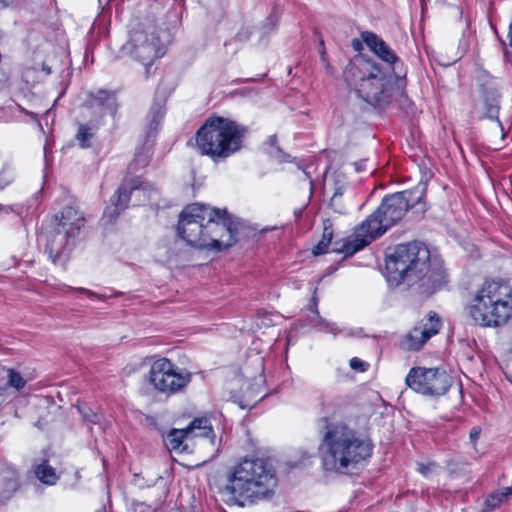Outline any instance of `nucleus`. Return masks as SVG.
I'll return each instance as SVG.
<instances>
[{
    "mask_svg": "<svg viewBox=\"0 0 512 512\" xmlns=\"http://www.w3.org/2000/svg\"><path fill=\"white\" fill-rule=\"evenodd\" d=\"M77 409L84 421L92 424L100 422L101 416L97 412L93 411L86 403H79L77 405Z\"/></svg>",
    "mask_w": 512,
    "mask_h": 512,
    "instance_id": "obj_32",
    "label": "nucleus"
},
{
    "mask_svg": "<svg viewBox=\"0 0 512 512\" xmlns=\"http://www.w3.org/2000/svg\"><path fill=\"white\" fill-rule=\"evenodd\" d=\"M355 233L360 238L353 241H345L340 247H337L338 243H336L333 252L349 257L379 238L370 227L362 228V223L356 228Z\"/></svg>",
    "mask_w": 512,
    "mask_h": 512,
    "instance_id": "obj_17",
    "label": "nucleus"
},
{
    "mask_svg": "<svg viewBox=\"0 0 512 512\" xmlns=\"http://www.w3.org/2000/svg\"><path fill=\"white\" fill-rule=\"evenodd\" d=\"M14 180L13 172L8 168H3L0 171V189L3 190Z\"/></svg>",
    "mask_w": 512,
    "mask_h": 512,
    "instance_id": "obj_36",
    "label": "nucleus"
},
{
    "mask_svg": "<svg viewBox=\"0 0 512 512\" xmlns=\"http://www.w3.org/2000/svg\"><path fill=\"white\" fill-rule=\"evenodd\" d=\"M192 373L178 367L170 359H155L147 375L149 384L159 393L171 396L182 392L191 382Z\"/></svg>",
    "mask_w": 512,
    "mask_h": 512,
    "instance_id": "obj_9",
    "label": "nucleus"
},
{
    "mask_svg": "<svg viewBox=\"0 0 512 512\" xmlns=\"http://www.w3.org/2000/svg\"><path fill=\"white\" fill-rule=\"evenodd\" d=\"M0 211H4L5 213H9L10 211H12V209H11L10 206H4V205L0 204Z\"/></svg>",
    "mask_w": 512,
    "mask_h": 512,
    "instance_id": "obj_44",
    "label": "nucleus"
},
{
    "mask_svg": "<svg viewBox=\"0 0 512 512\" xmlns=\"http://www.w3.org/2000/svg\"><path fill=\"white\" fill-rule=\"evenodd\" d=\"M364 41L361 39H353L352 42H351V46L352 48L357 51V52H360L362 49H363V43Z\"/></svg>",
    "mask_w": 512,
    "mask_h": 512,
    "instance_id": "obj_40",
    "label": "nucleus"
},
{
    "mask_svg": "<svg viewBox=\"0 0 512 512\" xmlns=\"http://www.w3.org/2000/svg\"><path fill=\"white\" fill-rule=\"evenodd\" d=\"M355 169L357 172L365 170V161L356 162Z\"/></svg>",
    "mask_w": 512,
    "mask_h": 512,
    "instance_id": "obj_42",
    "label": "nucleus"
},
{
    "mask_svg": "<svg viewBox=\"0 0 512 512\" xmlns=\"http://www.w3.org/2000/svg\"><path fill=\"white\" fill-rule=\"evenodd\" d=\"M397 86L398 87L401 86L402 90L397 93V97L394 100V102L397 101L399 103V106L401 108L405 109L406 112L408 113L413 106V102L408 98L407 93H406V77H405V75L400 76V78L397 82Z\"/></svg>",
    "mask_w": 512,
    "mask_h": 512,
    "instance_id": "obj_28",
    "label": "nucleus"
},
{
    "mask_svg": "<svg viewBox=\"0 0 512 512\" xmlns=\"http://www.w3.org/2000/svg\"><path fill=\"white\" fill-rule=\"evenodd\" d=\"M247 133L246 126L212 115L196 131L195 146L201 155L213 161L224 160L242 149Z\"/></svg>",
    "mask_w": 512,
    "mask_h": 512,
    "instance_id": "obj_6",
    "label": "nucleus"
},
{
    "mask_svg": "<svg viewBox=\"0 0 512 512\" xmlns=\"http://www.w3.org/2000/svg\"><path fill=\"white\" fill-rule=\"evenodd\" d=\"M123 49L145 67L146 78L151 74L154 61L164 55L159 37L142 30L133 31Z\"/></svg>",
    "mask_w": 512,
    "mask_h": 512,
    "instance_id": "obj_11",
    "label": "nucleus"
},
{
    "mask_svg": "<svg viewBox=\"0 0 512 512\" xmlns=\"http://www.w3.org/2000/svg\"><path fill=\"white\" fill-rule=\"evenodd\" d=\"M333 238L332 225H324L323 234L321 240L313 247L312 253L315 256L322 255L328 251V247L331 244Z\"/></svg>",
    "mask_w": 512,
    "mask_h": 512,
    "instance_id": "obj_25",
    "label": "nucleus"
},
{
    "mask_svg": "<svg viewBox=\"0 0 512 512\" xmlns=\"http://www.w3.org/2000/svg\"><path fill=\"white\" fill-rule=\"evenodd\" d=\"M478 434H479V433H478L475 429H473V430L470 432V437H471V439H477V438H478Z\"/></svg>",
    "mask_w": 512,
    "mask_h": 512,
    "instance_id": "obj_46",
    "label": "nucleus"
},
{
    "mask_svg": "<svg viewBox=\"0 0 512 512\" xmlns=\"http://www.w3.org/2000/svg\"><path fill=\"white\" fill-rule=\"evenodd\" d=\"M189 436L207 438L211 445L216 443V435L213 431L211 421L207 417L195 418L186 427Z\"/></svg>",
    "mask_w": 512,
    "mask_h": 512,
    "instance_id": "obj_21",
    "label": "nucleus"
},
{
    "mask_svg": "<svg viewBox=\"0 0 512 512\" xmlns=\"http://www.w3.org/2000/svg\"><path fill=\"white\" fill-rule=\"evenodd\" d=\"M466 309L474 324L502 327L512 317V287L505 282L486 280Z\"/></svg>",
    "mask_w": 512,
    "mask_h": 512,
    "instance_id": "obj_8",
    "label": "nucleus"
},
{
    "mask_svg": "<svg viewBox=\"0 0 512 512\" xmlns=\"http://www.w3.org/2000/svg\"><path fill=\"white\" fill-rule=\"evenodd\" d=\"M165 110L159 103H154L149 111V133L157 131L161 120L163 119Z\"/></svg>",
    "mask_w": 512,
    "mask_h": 512,
    "instance_id": "obj_27",
    "label": "nucleus"
},
{
    "mask_svg": "<svg viewBox=\"0 0 512 512\" xmlns=\"http://www.w3.org/2000/svg\"><path fill=\"white\" fill-rule=\"evenodd\" d=\"M88 99L91 106L98 107L103 114H109L113 118L116 117L119 109L116 91L98 89L95 92H89Z\"/></svg>",
    "mask_w": 512,
    "mask_h": 512,
    "instance_id": "obj_18",
    "label": "nucleus"
},
{
    "mask_svg": "<svg viewBox=\"0 0 512 512\" xmlns=\"http://www.w3.org/2000/svg\"><path fill=\"white\" fill-rule=\"evenodd\" d=\"M498 39H499V42H500V44H501L502 48H503V49H504V51L506 52V51H507V45H506V42H505L502 38H500L499 36H498Z\"/></svg>",
    "mask_w": 512,
    "mask_h": 512,
    "instance_id": "obj_45",
    "label": "nucleus"
},
{
    "mask_svg": "<svg viewBox=\"0 0 512 512\" xmlns=\"http://www.w3.org/2000/svg\"><path fill=\"white\" fill-rule=\"evenodd\" d=\"M259 79L257 78H246V79H236L234 80L235 83H249V82H256Z\"/></svg>",
    "mask_w": 512,
    "mask_h": 512,
    "instance_id": "obj_41",
    "label": "nucleus"
},
{
    "mask_svg": "<svg viewBox=\"0 0 512 512\" xmlns=\"http://www.w3.org/2000/svg\"><path fill=\"white\" fill-rule=\"evenodd\" d=\"M33 472L35 477L47 486H53L59 480L55 468L49 465L48 459H43L40 464L34 465Z\"/></svg>",
    "mask_w": 512,
    "mask_h": 512,
    "instance_id": "obj_23",
    "label": "nucleus"
},
{
    "mask_svg": "<svg viewBox=\"0 0 512 512\" xmlns=\"http://www.w3.org/2000/svg\"><path fill=\"white\" fill-rule=\"evenodd\" d=\"M302 214V210L295 211V215L298 217Z\"/></svg>",
    "mask_w": 512,
    "mask_h": 512,
    "instance_id": "obj_49",
    "label": "nucleus"
},
{
    "mask_svg": "<svg viewBox=\"0 0 512 512\" xmlns=\"http://www.w3.org/2000/svg\"><path fill=\"white\" fill-rule=\"evenodd\" d=\"M17 264H18V260L15 257H13V265L16 266Z\"/></svg>",
    "mask_w": 512,
    "mask_h": 512,
    "instance_id": "obj_50",
    "label": "nucleus"
},
{
    "mask_svg": "<svg viewBox=\"0 0 512 512\" xmlns=\"http://www.w3.org/2000/svg\"><path fill=\"white\" fill-rule=\"evenodd\" d=\"M187 437H189V434L186 428L171 429L166 437L167 446L172 450H178L181 448L184 439Z\"/></svg>",
    "mask_w": 512,
    "mask_h": 512,
    "instance_id": "obj_26",
    "label": "nucleus"
},
{
    "mask_svg": "<svg viewBox=\"0 0 512 512\" xmlns=\"http://www.w3.org/2000/svg\"><path fill=\"white\" fill-rule=\"evenodd\" d=\"M384 276L390 287L406 285L411 294L421 300L429 298L449 282L443 260L432 256L428 246L421 241L388 248Z\"/></svg>",
    "mask_w": 512,
    "mask_h": 512,
    "instance_id": "obj_1",
    "label": "nucleus"
},
{
    "mask_svg": "<svg viewBox=\"0 0 512 512\" xmlns=\"http://www.w3.org/2000/svg\"><path fill=\"white\" fill-rule=\"evenodd\" d=\"M405 383L418 394L439 397L449 391L452 378L444 369L412 367L406 375Z\"/></svg>",
    "mask_w": 512,
    "mask_h": 512,
    "instance_id": "obj_10",
    "label": "nucleus"
},
{
    "mask_svg": "<svg viewBox=\"0 0 512 512\" xmlns=\"http://www.w3.org/2000/svg\"><path fill=\"white\" fill-rule=\"evenodd\" d=\"M130 510L132 512H157L156 507L135 499L130 502Z\"/></svg>",
    "mask_w": 512,
    "mask_h": 512,
    "instance_id": "obj_34",
    "label": "nucleus"
},
{
    "mask_svg": "<svg viewBox=\"0 0 512 512\" xmlns=\"http://www.w3.org/2000/svg\"><path fill=\"white\" fill-rule=\"evenodd\" d=\"M343 195V187L336 186L333 196L330 199V207H332L336 212L343 213V207L338 205V199Z\"/></svg>",
    "mask_w": 512,
    "mask_h": 512,
    "instance_id": "obj_35",
    "label": "nucleus"
},
{
    "mask_svg": "<svg viewBox=\"0 0 512 512\" xmlns=\"http://www.w3.org/2000/svg\"><path fill=\"white\" fill-rule=\"evenodd\" d=\"M417 466H418L417 467V471L419 473H421L424 476H427L429 474V472H430V466L429 465H426L424 463H418Z\"/></svg>",
    "mask_w": 512,
    "mask_h": 512,
    "instance_id": "obj_39",
    "label": "nucleus"
},
{
    "mask_svg": "<svg viewBox=\"0 0 512 512\" xmlns=\"http://www.w3.org/2000/svg\"><path fill=\"white\" fill-rule=\"evenodd\" d=\"M272 229H273V228H268V227H266V228L261 229V230H260V232H261V233H264V232L270 231V230H272Z\"/></svg>",
    "mask_w": 512,
    "mask_h": 512,
    "instance_id": "obj_48",
    "label": "nucleus"
},
{
    "mask_svg": "<svg viewBox=\"0 0 512 512\" xmlns=\"http://www.w3.org/2000/svg\"><path fill=\"white\" fill-rule=\"evenodd\" d=\"M361 38L368 48L387 64L386 67H396L399 57L380 36L371 31H363Z\"/></svg>",
    "mask_w": 512,
    "mask_h": 512,
    "instance_id": "obj_16",
    "label": "nucleus"
},
{
    "mask_svg": "<svg viewBox=\"0 0 512 512\" xmlns=\"http://www.w3.org/2000/svg\"><path fill=\"white\" fill-rule=\"evenodd\" d=\"M69 289L77 291V292H80V293H84L85 295H87L91 299L104 300L106 298L105 295L98 294V293H96V292H94L92 290H89V289H86V288H82V287H79V288L69 287Z\"/></svg>",
    "mask_w": 512,
    "mask_h": 512,
    "instance_id": "obj_37",
    "label": "nucleus"
},
{
    "mask_svg": "<svg viewBox=\"0 0 512 512\" xmlns=\"http://www.w3.org/2000/svg\"><path fill=\"white\" fill-rule=\"evenodd\" d=\"M257 229L245 220L202 203L187 205L179 215L178 236L190 246L222 252L242 238L254 236Z\"/></svg>",
    "mask_w": 512,
    "mask_h": 512,
    "instance_id": "obj_2",
    "label": "nucleus"
},
{
    "mask_svg": "<svg viewBox=\"0 0 512 512\" xmlns=\"http://www.w3.org/2000/svg\"><path fill=\"white\" fill-rule=\"evenodd\" d=\"M93 137L94 132L92 127L87 124H80L78 126L76 139L82 148H89Z\"/></svg>",
    "mask_w": 512,
    "mask_h": 512,
    "instance_id": "obj_29",
    "label": "nucleus"
},
{
    "mask_svg": "<svg viewBox=\"0 0 512 512\" xmlns=\"http://www.w3.org/2000/svg\"><path fill=\"white\" fill-rule=\"evenodd\" d=\"M512 496V485L495 490L487 495L482 512H493Z\"/></svg>",
    "mask_w": 512,
    "mask_h": 512,
    "instance_id": "obj_24",
    "label": "nucleus"
},
{
    "mask_svg": "<svg viewBox=\"0 0 512 512\" xmlns=\"http://www.w3.org/2000/svg\"><path fill=\"white\" fill-rule=\"evenodd\" d=\"M85 225L83 213L72 206H66L61 211V216L56 224L62 230H66L70 235L78 236L80 230Z\"/></svg>",
    "mask_w": 512,
    "mask_h": 512,
    "instance_id": "obj_19",
    "label": "nucleus"
},
{
    "mask_svg": "<svg viewBox=\"0 0 512 512\" xmlns=\"http://www.w3.org/2000/svg\"><path fill=\"white\" fill-rule=\"evenodd\" d=\"M8 383L11 387L16 388L17 390H20L24 388L26 381L23 379L21 374L13 369L9 370L8 373Z\"/></svg>",
    "mask_w": 512,
    "mask_h": 512,
    "instance_id": "obj_33",
    "label": "nucleus"
},
{
    "mask_svg": "<svg viewBox=\"0 0 512 512\" xmlns=\"http://www.w3.org/2000/svg\"><path fill=\"white\" fill-rule=\"evenodd\" d=\"M396 67H385L362 54L355 55L343 70V79L351 92L378 112L388 109L402 90Z\"/></svg>",
    "mask_w": 512,
    "mask_h": 512,
    "instance_id": "obj_4",
    "label": "nucleus"
},
{
    "mask_svg": "<svg viewBox=\"0 0 512 512\" xmlns=\"http://www.w3.org/2000/svg\"><path fill=\"white\" fill-rule=\"evenodd\" d=\"M426 192V183L420 182L411 189L385 195L377 209L362 221V228L370 227L376 236L381 237L409 210L423 216L428 210Z\"/></svg>",
    "mask_w": 512,
    "mask_h": 512,
    "instance_id": "obj_7",
    "label": "nucleus"
},
{
    "mask_svg": "<svg viewBox=\"0 0 512 512\" xmlns=\"http://www.w3.org/2000/svg\"><path fill=\"white\" fill-rule=\"evenodd\" d=\"M12 3H13V0H0V5L2 8H6Z\"/></svg>",
    "mask_w": 512,
    "mask_h": 512,
    "instance_id": "obj_43",
    "label": "nucleus"
},
{
    "mask_svg": "<svg viewBox=\"0 0 512 512\" xmlns=\"http://www.w3.org/2000/svg\"><path fill=\"white\" fill-rule=\"evenodd\" d=\"M309 309L315 314V317L317 320L315 327H317L321 331L335 333L334 324H331V323L325 321L320 316L318 308H317V300L315 297L312 298V303L309 305Z\"/></svg>",
    "mask_w": 512,
    "mask_h": 512,
    "instance_id": "obj_30",
    "label": "nucleus"
},
{
    "mask_svg": "<svg viewBox=\"0 0 512 512\" xmlns=\"http://www.w3.org/2000/svg\"><path fill=\"white\" fill-rule=\"evenodd\" d=\"M324 423L318 454L326 473L352 475L372 456L374 444L345 422L321 418Z\"/></svg>",
    "mask_w": 512,
    "mask_h": 512,
    "instance_id": "obj_3",
    "label": "nucleus"
},
{
    "mask_svg": "<svg viewBox=\"0 0 512 512\" xmlns=\"http://www.w3.org/2000/svg\"><path fill=\"white\" fill-rule=\"evenodd\" d=\"M278 479L268 458L245 457L233 467L223 488L227 503L244 507L271 498Z\"/></svg>",
    "mask_w": 512,
    "mask_h": 512,
    "instance_id": "obj_5",
    "label": "nucleus"
},
{
    "mask_svg": "<svg viewBox=\"0 0 512 512\" xmlns=\"http://www.w3.org/2000/svg\"><path fill=\"white\" fill-rule=\"evenodd\" d=\"M150 186L141 176H126L110 197L109 205H107L103 212L102 221L104 224L112 225L117 221L120 214L129 207L133 191L148 190Z\"/></svg>",
    "mask_w": 512,
    "mask_h": 512,
    "instance_id": "obj_12",
    "label": "nucleus"
},
{
    "mask_svg": "<svg viewBox=\"0 0 512 512\" xmlns=\"http://www.w3.org/2000/svg\"><path fill=\"white\" fill-rule=\"evenodd\" d=\"M76 237L55 225L52 230L42 234L40 239L45 240V252L48 253L51 261L57 263L65 255L66 251L71 250Z\"/></svg>",
    "mask_w": 512,
    "mask_h": 512,
    "instance_id": "obj_14",
    "label": "nucleus"
},
{
    "mask_svg": "<svg viewBox=\"0 0 512 512\" xmlns=\"http://www.w3.org/2000/svg\"><path fill=\"white\" fill-rule=\"evenodd\" d=\"M153 155V145L148 142L143 143L135 151L134 158L128 166V174L137 173L145 169L151 161Z\"/></svg>",
    "mask_w": 512,
    "mask_h": 512,
    "instance_id": "obj_22",
    "label": "nucleus"
},
{
    "mask_svg": "<svg viewBox=\"0 0 512 512\" xmlns=\"http://www.w3.org/2000/svg\"><path fill=\"white\" fill-rule=\"evenodd\" d=\"M441 328V319L434 311H430L428 318L425 322L414 327L407 334V343L410 350L417 351L434 335H436Z\"/></svg>",
    "mask_w": 512,
    "mask_h": 512,
    "instance_id": "obj_15",
    "label": "nucleus"
},
{
    "mask_svg": "<svg viewBox=\"0 0 512 512\" xmlns=\"http://www.w3.org/2000/svg\"><path fill=\"white\" fill-rule=\"evenodd\" d=\"M277 136L271 135L267 141V144L270 146V150L268 151L269 155L272 158H275L279 162H285L288 160L289 155H287L277 144Z\"/></svg>",
    "mask_w": 512,
    "mask_h": 512,
    "instance_id": "obj_31",
    "label": "nucleus"
},
{
    "mask_svg": "<svg viewBox=\"0 0 512 512\" xmlns=\"http://www.w3.org/2000/svg\"><path fill=\"white\" fill-rule=\"evenodd\" d=\"M350 367L353 369V370H358V371H366L367 367H368V363L362 361L361 359L357 358V357H353L351 360H350Z\"/></svg>",
    "mask_w": 512,
    "mask_h": 512,
    "instance_id": "obj_38",
    "label": "nucleus"
},
{
    "mask_svg": "<svg viewBox=\"0 0 512 512\" xmlns=\"http://www.w3.org/2000/svg\"><path fill=\"white\" fill-rule=\"evenodd\" d=\"M0 476L2 481V494L5 499H9L20 488L19 472L14 465L4 461L1 464Z\"/></svg>",
    "mask_w": 512,
    "mask_h": 512,
    "instance_id": "obj_20",
    "label": "nucleus"
},
{
    "mask_svg": "<svg viewBox=\"0 0 512 512\" xmlns=\"http://www.w3.org/2000/svg\"><path fill=\"white\" fill-rule=\"evenodd\" d=\"M480 90V104L475 106V111L480 109L479 119H489L496 121L501 129L504 131L502 122L499 120V112L501 109V94L498 91L495 80L490 75L484 73L477 79Z\"/></svg>",
    "mask_w": 512,
    "mask_h": 512,
    "instance_id": "obj_13",
    "label": "nucleus"
},
{
    "mask_svg": "<svg viewBox=\"0 0 512 512\" xmlns=\"http://www.w3.org/2000/svg\"><path fill=\"white\" fill-rule=\"evenodd\" d=\"M43 70H45L47 74L51 73V69L49 67L43 66Z\"/></svg>",
    "mask_w": 512,
    "mask_h": 512,
    "instance_id": "obj_47",
    "label": "nucleus"
}]
</instances>
